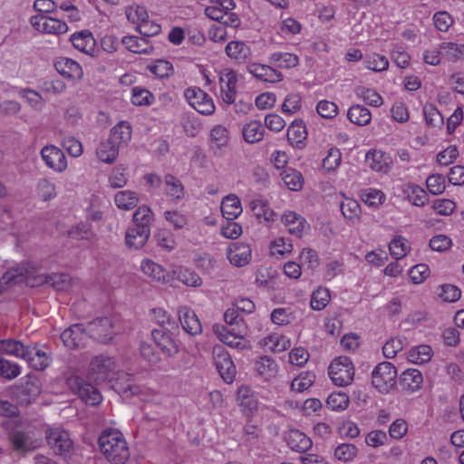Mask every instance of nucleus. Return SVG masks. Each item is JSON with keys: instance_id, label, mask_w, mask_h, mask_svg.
Instances as JSON below:
<instances>
[{"instance_id": "nucleus-1", "label": "nucleus", "mask_w": 464, "mask_h": 464, "mask_svg": "<svg viewBox=\"0 0 464 464\" xmlns=\"http://www.w3.org/2000/svg\"><path fill=\"white\" fill-rule=\"evenodd\" d=\"M115 362L111 357L98 355L90 363L87 379L85 382L82 377L72 375L66 379V385L86 403L92 406L102 401V394L95 384L111 379L115 370Z\"/></svg>"}, {"instance_id": "nucleus-2", "label": "nucleus", "mask_w": 464, "mask_h": 464, "mask_svg": "<svg viewBox=\"0 0 464 464\" xmlns=\"http://www.w3.org/2000/svg\"><path fill=\"white\" fill-rule=\"evenodd\" d=\"M153 221L154 214L149 206H140L133 214L132 226L126 231V246L132 249L143 247L150 236Z\"/></svg>"}, {"instance_id": "nucleus-3", "label": "nucleus", "mask_w": 464, "mask_h": 464, "mask_svg": "<svg viewBox=\"0 0 464 464\" xmlns=\"http://www.w3.org/2000/svg\"><path fill=\"white\" fill-rule=\"evenodd\" d=\"M99 449L111 464H124L130 450L123 434L116 429L104 430L98 440Z\"/></svg>"}, {"instance_id": "nucleus-4", "label": "nucleus", "mask_w": 464, "mask_h": 464, "mask_svg": "<svg viewBox=\"0 0 464 464\" xmlns=\"http://www.w3.org/2000/svg\"><path fill=\"white\" fill-rule=\"evenodd\" d=\"M328 374L334 385L345 387L350 385L354 378V366L347 356L335 358L328 367Z\"/></svg>"}, {"instance_id": "nucleus-5", "label": "nucleus", "mask_w": 464, "mask_h": 464, "mask_svg": "<svg viewBox=\"0 0 464 464\" xmlns=\"http://www.w3.org/2000/svg\"><path fill=\"white\" fill-rule=\"evenodd\" d=\"M397 371L389 362H380L372 372V383L382 393H389L396 385Z\"/></svg>"}, {"instance_id": "nucleus-6", "label": "nucleus", "mask_w": 464, "mask_h": 464, "mask_svg": "<svg viewBox=\"0 0 464 464\" xmlns=\"http://www.w3.org/2000/svg\"><path fill=\"white\" fill-rule=\"evenodd\" d=\"M237 82V74L233 69L223 68L218 72L220 99L224 103L230 105L235 102Z\"/></svg>"}, {"instance_id": "nucleus-7", "label": "nucleus", "mask_w": 464, "mask_h": 464, "mask_svg": "<svg viewBox=\"0 0 464 464\" xmlns=\"http://www.w3.org/2000/svg\"><path fill=\"white\" fill-rule=\"evenodd\" d=\"M185 98L189 105L202 115H211L216 106L213 99L198 87H189L185 91Z\"/></svg>"}, {"instance_id": "nucleus-8", "label": "nucleus", "mask_w": 464, "mask_h": 464, "mask_svg": "<svg viewBox=\"0 0 464 464\" xmlns=\"http://www.w3.org/2000/svg\"><path fill=\"white\" fill-rule=\"evenodd\" d=\"M46 440L56 455L68 456L72 450L73 443L69 433L59 428H51L46 431Z\"/></svg>"}, {"instance_id": "nucleus-9", "label": "nucleus", "mask_w": 464, "mask_h": 464, "mask_svg": "<svg viewBox=\"0 0 464 464\" xmlns=\"http://www.w3.org/2000/svg\"><path fill=\"white\" fill-rule=\"evenodd\" d=\"M213 357L216 368L224 382H233L237 371L228 352L223 346H216L213 350Z\"/></svg>"}, {"instance_id": "nucleus-10", "label": "nucleus", "mask_w": 464, "mask_h": 464, "mask_svg": "<svg viewBox=\"0 0 464 464\" xmlns=\"http://www.w3.org/2000/svg\"><path fill=\"white\" fill-rule=\"evenodd\" d=\"M30 23L36 31L44 34H62L68 31V25L65 22L45 14L33 15Z\"/></svg>"}, {"instance_id": "nucleus-11", "label": "nucleus", "mask_w": 464, "mask_h": 464, "mask_svg": "<svg viewBox=\"0 0 464 464\" xmlns=\"http://www.w3.org/2000/svg\"><path fill=\"white\" fill-rule=\"evenodd\" d=\"M41 157L44 164L57 173L67 169L66 156L62 150L54 145H46L41 150Z\"/></svg>"}, {"instance_id": "nucleus-12", "label": "nucleus", "mask_w": 464, "mask_h": 464, "mask_svg": "<svg viewBox=\"0 0 464 464\" xmlns=\"http://www.w3.org/2000/svg\"><path fill=\"white\" fill-rule=\"evenodd\" d=\"M86 333L91 338L102 343H108L112 339V324L108 317H99L90 322L86 326Z\"/></svg>"}, {"instance_id": "nucleus-13", "label": "nucleus", "mask_w": 464, "mask_h": 464, "mask_svg": "<svg viewBox=\"0 0 464 464\" xmlns=\"http://www.w3.org/2000/svg\"><path fill=\"white\" fill-rule=\"evenodd\" d=\"M365 161L371 169L383 174L390 172L393 166L390 154L379 150H369Z\"/></svg>"}, {"instance_id": "nucleus-14", "label": "nucleus", "mask_w": 464, "mask_h": 464, "mask_svg": "<svg viewBox=\"0 0 464 464\" xmlns=\"http://www.w3.org/2000/svg\"><path fill=\"white\" fill-rule=\"evenodd\" d=\"M56 71L64 78L73 82L81 80L83 70L81 64L68 57H60L54 63Z\"/></svg>"}, {"instance_id": "nucleus-15", "label": "nucleus", "mask_w": 464, "mask_h": 464, "mask_svg": "<svg viewBox=\"0 0 464 464\" xmlns=\"http://www.w3.org/2000/svg\"><path fill=\"white\" fill-rule=\"evenodd\" d=\"M214 329L223 343L238 350H243L246 347V341L242 335L244 329H237V333H234L232 329L228 330L223 325H216Z\"/></svg>"}, {"instance_id": "nucleus-16", "label": "nucleus", "mask_w": 464, "mask_h": 464, "mask_svg": "<svg viewBox=\"0 0 464 464\" xmlns=\"http://www.w3.org/2000/svg\"><path fill=\"white\" fill-rule=\"evenodd\" d=\"M395 194L401 200H406L409 203H425L428 199V193L421 187L408 183L402 184L397 188Z\"/></svg>"}, {"instance_id": "nucleus-17", "label": "nucleus", "mask_w": 464, "mask_h": 464, "mask_svg": "<svg viewBox=\"0 0 464 464\" xmlns=\"http://www.w3.org/2000/svg\"><path fill=\"white\" fill-rule=\"evenodd\" d=\"M287 446L294 451L304 453L313 446L312 440L299 430H289L285 435Z\"/></svg>"}, {"instance_id": "nucleus-18", "label": "nucleus", "mask_w": 464, "mask_h": 464, "mask_svg": "<svg viewBox=\"0 0 464 464\" xmlns=\"http://www.w3.org/2000/svg\"><path fill=\"white\" fill-rule=\"evenodd\" d=\"M71 42L74 48L83 53L93 56L96 53V40L90 31L83 30L73 34Z\"/></svg>"}, {"instance_id": "nucleus-19", "label": "nucleus", "mask_w": 464, "mask_h": 464, "mask_svg": "<svg viewBox=\"0 0 464 464\" xmlns=\"http://www.w3.org/2000/svg\"><path fill=\"white\" fill-rule=\"evenodd\" d=\"M86 336V327L82 324H76L61 334V340L66 347L76 348L83 344Z\"/></svg>"}, {"instance_id": "nucleus-20", "label": "nucleus", "mask_w": 464, "mask_h": 464, "mask_svg": "<svg viewBox=\"0 0 464 464\" xmlns=\"http://www.w3.org/2000/svg\"><path fill=\"white\" fill-rule=\"evenodd\" d=\"M178 314L185 332L191 335H197L202 332L200 321L192 309L183 306L179 309Z\"/></svg>"}, {"instance_id": "nucleus-21", "label": "nucleus", "mask_w": 464, "mask_h": 464, "mask_svg": "<svg viewBox=\"0 0 464 464\" xmlns=\"http://www.w3.org/2000/svg\"><path fill=\"white\" fill-rule=\"evenodd\" d=\"M251 248L246 244L235 243L227 251L229 262L236 266H244L251 260Z\"/></svg>"}, {"instance_id": "nucleus-22", "label": "nucleus", "mask_w": 464, "mask_h": 464, "mask_svg": "<svg viewBox=\"0 0 464 464\" xmlns=\"http://www.w3.org/2000/svg\"><path fill=\"white\" fill-rule=\"evenodd\" d=\"M33 369L36 371H44L51 362V357L47 351L39 348L37 345L28 346V355L24 357Z\"/></svg>"}, {"instance_id": "nucleus-23", "label": "nucleus", "mask_w": 464, "mask_h": 464, "mask_svg": "<svg viewBox=\"0 0 464 464\" xmlns=\"http://www.w3.org/2000/svg\"><path fill=\"white\" fill-rule=\"evenodd\" d=\"M254 370L261 379L270 381L276 376L278 365L273 358L262 356L256 360Z\"/></svg>"}, {"instance_id": "nucleus-24", "label": "nucleus", "mask_w": 464, "mask_h": 464, "mask_svg": "<svg viewBox=\"0 0 464 464\" xmlns=\"http://www.w3.org/2000/svg\"><path fill=\"white\" fill-rule=\"evenodd\" d=\"M422 382V373L417 369H408L404 371L399 379L401 389L411 393L420 390Z\"/></svg>"}, {"instance_id": "nucleus-25", "label": "nucleus", "mask_w": 464, "mask_h": 464, "mask_svg": "<svg viewBox=\"0 0 464 464\" xmlns=\"http://www.w3.org/2000/svg\"><path fill=\"white\" fill-rule=\"evenodd\" d=\"M151 336L157 346L168 356H173L179 352L178 345L174 340L162 328L154 329Z\"/></svg>"}, {"instance_id": "nucleus-26", "label": "nucleus", "mask_w": 464, "mask_h": 464, "mask_svg": "<svg viewBox=\"0 0 464 464\" xmlns=\"http://www.w3.org/2000/svg\"><path fill=\"white\" fill-rule=\"evenodd\" d=\"M248 71L256 78L267 82H278L283 79V75L280 72L271 66L261 63L251 64L248 67Z\"/></svg>"}, {"instance_id": "nucleus-27", "label": "nucleus", "mask_w": 464, "mask_h": 464, "mask_svg": "<svg viewBox=\"0 0 464 464\" xmlns=\"http://www.w3.org/2000/svg\"><path fill=\"white\" fill-rule=\"evenodd\" d=\"M132 136V128L129 121H121L111 130L109 138L121 147L127 146Z\"/></svg>"}, {"instance_id": "nucleus-28", "label": "nucleus", "mask_w": 464, "mask_h": 464, "mask_svg": "<svg viewBox=\"0 0 464 464\" xmlns=\"http://www.w3.org/2000/svg\"><path fill=\"white\" fill-rule=\"evenodd\" d=\"M227 55L237 63H246L251 56V50L242 41H231L225 48Z\"/></svg>"}, {"instance_id": "nucleus-29", "label": "nucleus", "mask_w": 464, "mask_h": 464, "mask_svg": "<svg viewBox=\"0 0 464 464\" xmlns=\"http://www.w3.org/2000/svg\"><path fill=\"white\" fill-rule=\"evenodd\" d=\"M228 130L222 125H216L210 130L209 148L218 154L228 143Z\"/></svg>"}, {"instance_id": "nucleus-30", "label": "nucleus", "mask_w": 464, "mask_h": 464, "mask_svg": "<svg viewBox=\"0 0 464 464\" xmlns=\"http://www.w3.org/2000/svg\"><path fill=\"white\" fill-rule=\"evenodd\" d=\"M10 441L14 450L17 451H31L38 446L28 432L22 430H14L10 435Z\"/></svg>"}, {"instance_id": "nucleus-31", "label": "nucleus", "mask_w": 464, "mask_h": 464, "mask_svg": "<svg viewBox=\"0 0 464 464\" xmlns=\"http://www.w3.org/2000/svg\"><path fill=\"white\" fill-rule=\"evenodd\" d=\"M122 44L131 53H150L153 46L146 37L128 35L122 38Z\"/></svg>"}, {"instance_id": "nucleus-32", "label": "nucleus", "mask_w": 464, "mask_h": 464, "mask_svg": "<svg viewBox=\"0 0 464 464\" xmlns=\"http://www.w3.org/2000/svg\"><path fill=\"white\" fill-rule=\"evenodd\" d=\"M349 121L358 126H366L372 121L371 111L361 104L352 105L347 111Z\"/></svg>"}, {"instance_id": "nucleus-33", "label": "nucleus", "mask_w": 464, "mask_h": 464, "mask_svg": "<svg viewBox=\"0 0 464 464\" xmlns=\"http://www.w3.org/2000/svg\"><path fill=\"white\" fill-rule=\"evenodd\" d=\"M281 179L288 189L299 191L303 188L304 179L303 174L292 168L285 169L280 174Z\"/></svg>"}, {"instance_id": "nucleus-34", "label": "nucleus", "mask_w": 464, "mask_h": 464, "mask_svg": "<svg viewBox=\"0 0 464 464\" xmlns=\"http://www.w3.org/2000/svg\"><path fill=\"white\" fill-rule=\"evenodd\" d=\"M120 148L121 147L109 138L98 147L97 156L102 162L112 163L119 155Z\"/></svg>"}, {"instance_id": "nucleus-35", "label": "nucleus", "mask_w": 464, "mask_h": 464, "mask_svg": "<svg viewBox=\"0 0 464 464\" xmlns=\"http://www.w3.org/2000/svg\"><path fill=\"white\" fill-rule=\"evenodd\" d=\"M441 52L444 61L456 63L464 59V44L443 42L441 43Z\"/></svg>"}, {"instance_id": "nucleus-36", "label": "nucleus", "mask_w": 464, "mask_h": 464, "mask_svg": "<svg viewBox=\"0 0 464 464\" xmlns=\"http://www.w3.org/2000/svg\"><path fill=\"white\" fill-rule=\"evenodd\" d=\"M1 343V353L13 355L24 359L28 355V346L23 344L20 341L14 339H3Z\"/></svg>"}, {"instance_id": "nucleus-37", "label": "nucleus", "mask_w": 464, "mask_h": 464, "mask_svg": "<svg viewBox=\"0 0 464 464\" xmlns=\"http://www.w3.org/2000/svg\"><path fill=\"white\" fill-rule=\"evenodd\" d=\"M282 221L285 226L289 227L288 231L296 237H301L307 226L304 218L295 212L285 213L282 217Z\"/></svg>"}, {"instance_id": "nucleus-38", "label": "nucleus", "mask_w": 464, "mask_h": 464, "mask_svg": "<svg viewBox=\"0 0 464 464\" xmlns=\"http://www.w3.org/2000/svg\"><path fill=\"white\" fill-rule=\"evenodd\" d=\"M115 391L125 397H131L140 393L141 389L140 386L130 382V375L122 373L116 380L113 385Z\"/></svg>"}, {"instance_id": "nucleus-39", "label": "nucleus", "mask_w": 464, "mask_h": 464, "mask_svg": "<svg viewBox=\"0 0 464 464\" xmlns=\"http://www.w3.org/2000/svg\"><path fill=\"white\" fill-rule=\"evenodd\" d=\"M265 129L258 121H251L243 127V137L247 143H256L264 137Z\"/></svg>"}, {"instance_id": "nucleus-40", "label": "nucleus", "mask_w": 464, "mask_h": 464, "mask_svg": "<svg viewBox=\"0 0 464 464\" xmlns=\"http://www.w3.org/2000/svg\"><path fill=\"white\" fill-rule=\"evenodd\" d=\"M364 67L370 71L381 72H384L389 67L388 58L378 53H372L363 57Z\"/></svg>"}, {"instance_id": "nucleus-41", "label": "nucleus", "mask_w": 464, "mask_h": 464, "mask_svg": "<svg viewBox=\"0 0 464 464\" xmlns=\"http://www.w3.org/2000/svg\"><path fill=\"white\" fill-rule=\"evenodd\" d=\"M307 137L306 127L302 120H295L287 129V139L293 145H299Z\"/></svg>"}, {"instance_id": "nucleus-42", "label": "nucleus", "mask_w": 464, "mask_h": 464, "mask_svg": "<svg viewBox=\"0 0 464 464\" xmlns=\"http://www.w3.org/2000/svg\"><path fill=\"white\" fill-rule=\"evenodd\" d=\"M355 94L366 104L372 107H380L383 103L382 97L374 89L372 88L358 86L355 89Z\"/></svg>"}, {"instance_id": "nucleus-43", "label": "nucleus", "mask_w": 464, "mask_h": 464, "mask_svg": "<svg viewBox=\"0 0 464 464\" xmlns=\"http://www.w3.org/2000/svg\"><path fill=\"white\" fill-rule=\"evenodd\" d=\"M270 62L280 68H294L299 63L297 55L291 53L276 52L271 54Z\"/></svg>"}, {"instance_id": "nucleus-44", "label": "nucleus", "mask_w": 464, "mask_h": 464, "mask_svg": "<svg viewBox=\"0 0 464 464\" xmlns=\"http://www.w3.org/2000/svg\"><path fill=\"white\" fill-rule=\"evenodd\" d=\"M263 345L273 352H283L287 350L291 343L285 336L274 334L265 337L262 341Z\"/></svg>"}, {"instance_id": "nucleus-45", "label": "nucleus", "mask_w": 464, "mask_h": 464, "mask_svg": "<svg viewBox=\"0 0 464 464\" xmlns=\"http://www.w3.org/2000/svg\"><path fill=\"white\" fill-rule=\"evenodd\" d=\"M140 267L142 272L151 277L153 280L157 282L166 281V271L162 268L161 266L153 262L152 260L147 259L142 261Z\"/></svg>"}, {"instance_id": "nucleus-46", "label": "nucleus", "mask_w": 464, "mask_h": 464, "mask_svg": "<svg viewBox=\"0 0 464 464\" xmlns=\"http://www.w3.org/2000/svg\"><path fill=\"white\" fill-rule=\"evenodd\" d=\"M165 192L176 199H181L184 196V187L181 181L173 175H166L164 179Z\"/></svg>"}, {"instance_id": "nucleus-47", "label": "nucleus", "mask_w": 464, "mask_h": 464, "mask_svg": "<svg viewBox=\"0 0 464 464\" xmlns=\"http://www.w3.org/2000/svg\"><path fill=\"white\" fill-rule=\"evenodd\" d=\"M330 298V292L327 288L318 287L312 294L311 308L315 311L324 309L329 304Z\"/></svg>"}, {"instance_id": "nucleus-48", "label": "nucleus", "mask_w": 464, "mask_h": 464, "mask_svg": "<svg viewBox=\"0 0 464 464\" xmlns=\"http://www.w3.org/2000/svg\"><path fill=\"white\" fill-rule=\"evenodd\" d=\"M125 14L127 19L132 24H137L138 28L149 17L146 8L139 5H132L128 6L125 10Z\"/></svg>"}, {"instance_id": "nucleus-49", "label": "nucleus", "mask_w": 464, "mask_h": 464, "mask_svg": "<svg viewBox=\"0 0 464 464\" xmlns=\"http://www.w3.org/2000/svg\"><path fill=\"white\" fill-rule=\"evenodd\" d=\"M315 381L314 373L311 372H303L295 377L291 382L293 391L303 392L313 385Z\"/></svg>"}, {"instance_id": "nucleus-50", "label": "nucleus", "mask_w": 464, "mask_h": 464, "mask_svg": "<svg viewBox=\"0 0 464 464\" xmlns=\"http://www.w3.org/2000/svg\"><path fill=\"white\" fill-rule=\"evenodd\" d=\"M406 339L404 337H393L388 340L383 347L382 353L386 358H393L404 348Z\"/></svg>"}, {"instance_id": "nucleus-51", "label": "nucleus", "mask_w": 464, "mask_h": 464, "mask_svg": "<svg viewBox=\"0 0 464 464\" xmlns=\"http://www.w3.org/2000/svg\"><path fill=\"white\" fill-rule=\"evenodd\" d=\"M44 282L52 285L58 291H66L71 286L72 277L64 273L52 274L45 278Z\"/></svg>"}, {"instance_id": "nucleus-52", "label": "nucleus", "mask_w": 464, "mask_h": 464, "mask_svg": "<svg viewBox=\"0 0 464 464\" xmlns=\"http://www.w3.org/2000/svg\"><path fill=\"white\" fill-rule=\"evenodd\" d=\"M29 271L24 266H18L11 270L6 271L1 281L6 285H16L24 281Z\"/></svg>"}, {"instance_id": "nucleus-53", "label": "nucleus", "mask_w": 464, "mask_h": 464, "mask_svg": "<svg viewBox=\"0 0 464 464\" xmlns=\"http://www.w3.org/2000/svg\"><path fill=\"white\" fill-rule=\"evenodd\" d=\"M154 96L147 89L134 87L131 90V102L136 106L150 105L153 102Z\"/></svg>"}, {"instance_id": "nucleus-54", "label": "nucleus", "mask_w": 464, "mask_h": 464, "mask_svg": "<svg viewBox=\"0 0 464 464\" xmlns=\"http://www.w3.org/2000/svg\"><path fill=\"white\" fill-rule=\"evenodd\" d=\"M389 249L395 259H401L407 255L410 246L404 237L398 236L390 242Z\"/></svg>"}, {"instance_id": "nucleus-55", "label": "nucleus", "mask_w": 464, "mask_h": 464, "mask_svg": "<svg viewBox=\"0 0 464 464\" xmlns=\"http://www.w3.org/2000/svg\"><path fill=\"white\" fill-rule=\"evenodd\" d=\"M423 113L427 125L430 127H439L443 124V116L433 104H425L423 107Z\"/></svg>"}, {"instance_id": "nucleus-56", "label": "nucleus", "mask_w": 464, "mask_h": 464, "mask_svg": "<svg viewBox=\"0 0 464 464\" xmlns=\"http://www.w3.org/2000/svg\"><path fill=\"white\" fill-rule=\"evenodd\" d=\"M37 194L44 201H49L55 198V185L47 179H41L37 183Z\"/></svg>"}, {"instance_id": "nucleus-57", "label": "nucleus", "mask_w": 464, "mask_h": 464, "mask_svg": "<svg viewBox=\"0 0 464 464\" xmlns=\"http://www.w3.org/2000/svg\"><path fill=\"white\" fill-rule=\"evenodd\" d=\"M140 356L151 367L156 366L160 362V354L156 352L153 344L141 342L140 344Z\"/></svg>"}, {"instance_id": "nucleus-58", "label": "nucleus", "mask_w": 464, "mask_h": 464, "mask_svg": "<svg viewBox=\"0 0 464 464\" xmlns=\"http://www.w3.org/2000/svg\"><path fill=\"white\" fill-rule=\"evenodd\" d=\"M432 349L429 345H420L411 350L409 357L414 363H424L430 360Z\"/></svg>"}, {"instance_id": "nucleus-59", "label": "nucleus", "mask_w": 464, "mask_h": 464, "mask_svg": "<svg viewBox=\"0 0 464 464\" xmlns=\"http://www.w3.org/2000/svg\"><path fill=\"white\" fill-rule=\"evenodd\" d=\"M21 373L20 366L17 363L1 358L0 359V377L6 380H13Z\"/></svg>"}, {"instance_id": "nucleus-60", "label": "nucleus", "mask_w": 464, "mask_h": 464, "mask_svg": "<svg viewBox=\"0 0 464 464\" xmlns=\"http://www.w3.org/2000/svg\"><path fill=\"white\" fill-rule=\"evenodd\" d=\"M150 72L159 78L169 77L173 72L172 64L167 60H157L149 66Z\"/></svg>"}, {"instance_id": "nucleus-61", "label": "nucleus", "mask_w": 464, "mask_h": 464, "mask_svg": "<svg viewBox=\"0 0 464 464\" xmlns=\"http://www.w3.org/2000/svg\"><path fill=\"white\" fill-rule=\"evenodd\" d=\"M426 186L431 194L440 195L446 188L445 178L441 174H432L427 178Z\"/></svg>"}, {"instance_id": "nucleus-62", "label": "nucleus", "mask_w": 464, "mask_h": 464, "mask_svg": "<svg viewBox=\"0 0 464 464\" xmlns=\"http://www.w3.org/2000/svg\"><path fill=\"white\" fill-rule=\"evenodd\" d=\"M326 404L333 411L344 410L348 407L349 398L343 392H333L328 396Z\"/></svg>"}, {"instance_id": "nucleus-63", "label": "nucleus", "mask_w": 464, "mask_h": 464, "mask_svg": "<svg viewBox=\"0 0 464 464\" xmlns=\"http://www.w3.org/2000/svg\"><path fill=\"white\" fill-rule=\"evenodd\" d=\"M459 154V152L457 146L450 145L438 153L436 159L437 163L440 166H449L457 160Z\"/></svg>"}, {"instance_id": "nucleus-64", "label": "nucleus", "mask_w": 464, "mask_h": 464, "mask_svg": "<svg viewBox=\"0 0 464 464\" xmlns=\"http://www.w3.org/2000/svg\"><path fill=\"white\" fill-rule=\"evenodd\" d=\"M357 454V448L353 444H340L334 450V456L337 459L348 462L354 459Z\"/></svg>"}]
</instances>
